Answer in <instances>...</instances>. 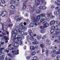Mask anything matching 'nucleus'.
Returning a JSON list of instances; mask_svg holds the SVG:
<instances>
[{
	"mask_svg": "<svg viewBox=\"0 0 60 60\" xmlns=\"http://www.w3.org/2000/svg\"><path fill=\"white\" fill-rule=\"evenodd\" d=\"M13 13H14V11H11L10 12V15H12Z\"/></svg>",
	"mask_w": 60,
	"mask_h": 60,
	"instance_id": "obj_33",
	"label": "nucleus"
},
{
	"mask_svg": "<svg viewBox=\"0 0 60 60\" xmlns=\"http://www.w3.org/2000/svg\"><path fill=\"white\" fill-rule=\"evenodd\" d=\"M22 31V29L19 28L17 30L15 31H13L12 32V36L14 37V40L15 41V42H18L19 41H21V38H20V36L19 35H17L18 32L19 33H21Z\"/></svg>",
	"mask_w": 60,
	"mask_h": 60,
	"instance_id": "obj_1",
	"label": "nucleus"
},
{
	"mask_svg": "<svg viewBox=\"0 0 60 60\" xmlns=\"http://www.w3.org/2000/svg\"><path fill=\"white\" fill-rule=\"evenodd\" d=\"M4 38L5 39V40H6H6H8V38H5V36H4Z\"/></svg>",
	"mask_w": 60,
	"mask_h": 60,
	"instance_id": "obj_43",
	"label": "nucleus"
},
{
	"mask_svg": "<svg viewBox=\"0 0 60 60\" xmlns=\"http://www.w3.org/2000/svg\"><path fill=\"white\" fill-rule=\"evenodd\" d=\"M7 14V12H6L4 11L1 14V15L2 17H4Z\"/></svg>",
	"mask_w": 60,
	"mask_h": 60,
	"instance_id": "obj_7",
	"label": "nucleus"
},
{
	"mask_svg": "<svg viewBox=\"0 0 60 60\" xmlns=\"http://www.w3.org/2000/svg\"><path fill=\"white\" fill-rule=\"evenodd\" d=\"M26 38L27 39H29V38L30 39V36H29V35H28L26 37Z\"/></svg>",
	"mask_w": 60,
	"mask_h": 60,
	"instance_id": "obj_49",
	"label": "nucleus"
},
{
	"mask_svg": "<svg viewBox=\"0 0 60 60\" xmlns=\"http://www.w3.org/2000/svg\"><path fill=\"white\" fill-rule=\"evenodd\" d=\"M47 8L46 7L44 6H43L42 8V9L43 10H45V9H46Z\"/></svg>",
	"mask_w": 60,
	"mask_h": 60,
	"instance_id": "obj_29",
	"label": "nucleus"
},
{
	"mask_svg": "<svg viewBox=\"0 0 60 60\" xmlns=\"http://www.w3.org/2000/svg\"><path fill=\"white\" fill-rule=\"evenodd\" d=\"M56 52V51L55 50H54L53 51V53L54 54H55Z\"/></svg>",
	"mask_w": 60,
	"mask_h": 60,
	"instance_id": "obj_62",
	"label": "nucleus"
},
{
	"mask_svg": "<svg viewBox=\"0 0 60 60\" xmlns=\"http://www.w3.org/2000/svg\"><path fill=\"white\" fill-rule=\"evenodd\" d=\"M30 37V39L31 41H33L34 40V38H33V37Z\"/></svg>",
	"mask_w": 60,
	"mask_h": 60,
	"instance_id": "obj_32",
	"label": "nucleus"
},
{
	"mask_svg": "<svg viewBox=\"0 0 60 60\" xmlns=\"http://www.w3.org/2000/svg\"><path fill=\"white\" fill-rule=\"evenodd\" d=\"M56 23L57 25H59L60 24V21H57Z\"/></svg>",
	"mask_w": 60,
	"mask_h": 60,
	"instance_id": "obj_24",
	"label": "nucleus"
},
{
	"mask_svg": "<svg viewBox=\"0 0 60 60\" xmlns=\"http://www.w3.org/2000/svg\"><path fill=\"white\" fill-rule=\"evenodd\" d=\"M1 2L2 4H5V0H2L1 1Z\"/></svg>",
	"mask_w": 60,
	"mask_h": 60,
	"instance_id": "obj_38",
	"label": "nucleus"
},
{
	"mask_svg": "<svg viewBox=\"0 0 60 60\" xmlns=\"http://www.w3.org/2000/svg\"><path fill=\"white\" fill-rule=\"evenodd\" d=\"M57 6L58 7V8H60V4H58L57 5Z\"/></svg>",
	"mask_w": 60,
	"mask_h": 60,
	"instance_id": "obj_60",
	"label": "nucleus"
},
{
	"mask_svg": "<svg viewBox=\"0 0 60 60\" xmlns=\"http://www.w3.org/2000/svg\"><path fill=\"white\" fill-rule=\"evenodd\" d=\"M30 58H31V56H28L26 58V59L28 60H29L30 59Z\"/></svg>",
	"mask_w": 60,
	"mask_h": 60,
	"instance_id": "obj_39",
	"label": "nucleus"
},
{
	"mask_svg": "<svg viewBox=\"0 0 60 60\" xmlns=\"http://www.w3.org/2000/svg\"><path fill=\"white\" fill-rule=\"evenodd\" d=\"M56 59L58 60H60V57L59 56H57L56 57Z\"/></svg>",
	"mask_w": 60,
	"mask_h": 60,
	"instance_id": "obj_22",
	"label": "nucleus"
},
{
	"mask_svg": "<svg viewBox=\"0 0 60 60\" xmlns=\"http://www.w3.org/2000/svg\"><path fill=\"white\" fill-rule=\"evenodd\" d=\"M40 29H43V26H40Z\"/></svg>",
	"mask_w": 60,
	"mask_h": 60,
	"instance_id": "obj_52",
	"label": "nucleus"
},
{
	"mask_svg": "<svg viewBox=\"0 0 60 60\" xmlns=\"http://www.w3.org/2000/svg\"><path fill=\"white\" fill-rule=\"evenodd\" d=\"M16 3V1L13 0L11 1L10 3H11V4H14V3Z\"/></svg>",
	"mask_w": 60,
	"mask_h": 60,
	"instance_id": "obj_23",
	"label": "nucleus"
},
{
	"mask_svg": "<svg viewBox=\"0 0 60 60\" xmlns=\"http://www.w3.org/2000/svg\"><path fill=\"white\" fill-rule=\"evenodd\" d=\"M37 58V57L36 56H35L33 58V60H36Z\"/></svg>",
	"mask_w": 60,
	"mask_h": 60,
	"instance_id": "obj_30",
	"label": "nucleus"
},
{
	"mask_svg": "<svg viewBox=\"0 0 60 60\" xmlns=\"http://www.w3.org/2000/svg\"><path fill=\"white\" fill-rule=\"evenodd\" d=\"M48 50H47L46 51V55H48Z\"/></svg>",
	"mask_w": 60,
	"mask_h": 60,
	"instance_id": "obj_54",
	"label": "nucleus"
},
{
	"mask_svg": "<svg viewBox=\"0 0 60 60\" xmlns=\"http://www.w3.org/2000/svg\"><path fill=\"white\" fill-rule=\"evenodd\" d=\"M47 17L48 18L50 17V13H49L47 15Z\"/></svg>",
	"mask_w": 60,
	"mask_h": 60,
	"instance_id": "obj_34",
	"label": "nucleus"
},
{
	"mask_svg": "<svg viewBox=\"0 0 60 60\" xmlns=\"http://www.w3.org/2000/svg\"><path fill=\"white\" fill-rule=\"evenodd\" d=\"M0 58L1 59V60H4L3 59L4 58V57H3V56H1L0 57Z\"/></svg>",
	"mask_w": 60,
	"mask_h": 60,
	"instance_id": "obj_26",
	"label": "nucleus"
},
{
	"mask_svg": "<svg viewBox=\"0 0 60 60\" xmlns=\"http://www.w3.org/2000/svg\"><path fill=\"white\" fill-rule=\"evenodd\" d=\"M24 35L25 36L27 35V33H25L24 34Z\"/></svg>",
	"mask_w": 60,
	"mask_h": 60,
	"instance_id": "obj_58",
	"label": "nucleus"
},
{
	"mask_svg": "<svg viewBox=\"0 0 60 60\" xmlns=\"http://www.w3.org/2000/svg\"><path fill=\"white\" fill-rule=\"evenodd\" d=\"M30 49L31 50H34L35 49V47L33 46H31L30 47Z\"/></svg>",
	"mask_w": 60,
	"mask_h": 60,
	"instance_id": "obj_11",
	"label": "nucleus"
},
{
	"mask_svg": "<svg viewBox=\"0 0 60 60\" xmlns=\"http://www.w3.org/2000/svg\"><path fill=\"white\" fill-rule=\"evenodd\" d=\"M26 46H24V49H26Z\"/></svg>",
	"mask_w": 60,
	"mask_h": 60,
	"instance_id": "obj_55",
	"label": "nucleus"
},
{
	"mask_svg": "<svg viewBox=\"0 0 60 60\" xmlns=\"http://www.w3.org/2000/svg\"><path fill=\"white\" fill-rule=\"evenodd\" d=\"M8 26H9V27H11V26H13V24H12L11 25L9 24L8 25Z\"/></svg>",
	"mask_w": 60,
	"mask_h": 60,
	"instance_id": "obj_45",
	"label": "nucleus"
},
{
	"mask_svg": "<svg viewBox=\"0 0 60 60\" xmlns=\"http://www.w3.org/2000/svg\"><path fill=\"white\" fill-rule=\"evenodd\" d=\"M1 45H3L4 44V42H1Z\"/></svg>",
	"mask_w": 60,
	"mask_h": 60,
	"instance_id": "obj_56",
	"label": "nucleus"
},
{
	"mask_svg": "<svg viewBox=\"0 0 60 60\" xmlns=\"http://www.w3.org/2000/svg\"><path fill=\"white\" fill-rule=\"evenodd\" d=\"M12 53L14 55H17L19 54V50H17L16 51H15L13 50L12 51Z\"/></svg>",
	"mask_w": 60,
	"mask_h": 60,
	"instance_id": "obj_3",
	"label": "nucleus"
},
{
	"mask_svg": "<svg viewBox=\"0 0 60 60\" xmlns=\"http://www.w3.org/2000/svg\"><path fill=\"white\" fill-rule=\"evenodd\" d=\"M47 19V17H45V18H41V20L40 21V22H43V21H44V20L46 19Z\"/></svg>",
	"mask_w": 60,
	"mask_h": 60,
	"instance_id": "obj_15",
	"label": "nucleus"
},
{
	"mask_svg": "<svg viewBox=\"0 0 60 60\" xmlns=\"http://www.w3.org/2000/svg\"><path fill=\"white\" fill-rule=\"evenodd\" d=\"M52 35L53 36H54L56 37V35L55 34H53Z\"/></svg>",
	"mask_w": 60,
	"mask_h": 60,
	"instance_id": "obj_46",
	"label": "nucleus"
},
{
	"mask_svg": "<svg viewBox=\"0 0 60 60\" xmlns=\"http://www.w3.org/2000/svg\"><path fill=\"white\" fill-rule=\"evenodd\" d=\"M4 48H1V50L0 51V55H2V52H3V51L4 50Z\"/></svg>",
	"mask_w": 60,
	"mask_h": 60,
	"instance_id": "obj_14",
	"label": "nucleus"
},
{
	"mask_svg": "<svg viewBox=\"0 0 60 60\" xmlns=\"http://www.w3.org/2000/svg\"><path fill=\"white\" fill-rule=\"evenodd\" d=\"M55 33L56 34H58L59 33V29H57Z\"/></svg>",
	"mask_w": 60,
	"mask_h": 60,
	"instance_id": "obj_16",
	"label": "nucleus"
},
{
	"mask_svg": "<svg viewBox=\"0 0 60 60\" xmlns=\"http://www.w3.org/2000/svg\"><path fill=\"white\" fill-rule=\"evenodd\" d=\"M40 47H41L42 49L43 48V45L42 44H41L40 45Z\"/></svg>",
	"mask_w": 60,
	"mask_h": 60,
	"instance_id": "obj_41",
	"label": "nucleus"
},
{
	"mask_svg": "<svg viewBox=\"0 0 60 60\" xmlns=\"http://www.w3.org/2000/svg\"><path fill=\"white\" fill-rule=\"evenodd\" d=\"M47 24V22H44L43 23V25H45V24Z\"/></svg>",
	"mask_w": 60,
	"mask_h": 60,
	"instance_id": "obj_50",
	"label": "nucleus"
},
{
	"mask_svg": "<svg viewBox=\"0 0 60 60\" xmlns=\"http://www.w3.org/2000/svg\"><path fill=\"white\" fill-rule=\"evenodd\" d=\"M40 16L39 15H38L37 17V19L35 18H34L33 17H31V18L32 20H33V21L34 22L36 23V22H37L38 21H39V20H40Z\"/></svg>",
	"mask_w": 60,
	"mask_h": 60,
	"instance_id": "obj_2",
	"label": "nucleus"
},
{
	"mask_svg": "<svg viewBox=\"0 0 60 60\" xmlns=\"http://www.w3.org/2000/svg\"><path fill=\"white\" fill-rule=\"evenodd\" d=\"M55 4L56 5L58 4V2H55Z\"/></svg>",
	"mask_w": 60,
	"mask_h": 60,
	"instance_id": "obj_64",
	"label": "nucleus"
},
{
	"mask_svg": "<svg viewBox=\"0 0 60 60\" xmlns=\"http://www.w3.org/2000/svg\"><path fill=\"white\" fill-rule=\"evenodd\" d=\"M37 38L38 40H40L41 38V36H39L37 35Z\"/></svg>",
	"mask_w": 60,
	"mask_h": 60,
	"instance_id": "obj_12",
	"label": "nucleus"
},
{
	"mask_svg": "<svg viewBox=\"0 0 60 60\" xmlns=\"http://www.w3.org/2000/svg\"><path fill=\"white\" fill-rule=\"evenodd\" d=\"M51 8L52 9H53V8H55V6H52L51 7Z\"/></svg>",
	"mask_w": 60,
	"mask_h": 60,
	"instance_id": "obj_57",
	"label": "nucleus"
},
{
	"mask_svg": "<svg viewBox=\"0 0 60 60\" xmlns=\"http://www.w3.org/2000/svg\"><path fill=\"white\" fill-rule=\"evenodd\" d=\"M55 43H60V40L59 39L58 40H55Z\"/></svg>",
	"mask_w": 60,
	"mask_h": 60,
	"instance_id": "obj_13",
	"label": "nucleus"
},
{
	"mask_svg": "<svg viewBox=\"0 0 60 60\" xmlns=\"http://www.w3.org/2000/svg\"><path fill=\"white\" fill-rule=\"evenodd\" d=\"M46 15L45 14H41V15H40V16H41V17H44L43 19H45V17H45V16Z\"/></svg>",
	"mask_w": 60,
	"mask_h": 60,
	"instance_id": "obj_17",
	"label": "nucleus"
},
{
	"mask_svg": "<svg viewBox=\"0 0 60 60\" xmlns=\"http://www.w3.org/2000/svg\"><path fill=\"white\" fill-rule=\"evenodd\" d=\"M34 42H36V41H37V40H36V39H35L34 40Z\"/></svg>",
	"mask_w": 60,
	"mask_h": 60,
	"instance_id": "obj_63",
	"label": "nucleus"
},
{
	"mask_svg": "<svg viewBox=\"0 0 60 60\" xmlns=\"http://www.w3.org/2000/svg\"><path fill=\"white\" fill-rule=\"evenodd\" d=\"M60 8L58 9V11H55L54 12V13L56 15H58V16H59L60 15Z\"/></svg>",
	"mask_w": 60,
	"mask_h": 60,
	"instance_id": "obj_4",
	"label": "nucleus"
},
{
	"mask_svg": "<svg viewBox=\"0 0 60 60\" xmlns=\"http://www.w3.org/2000/svg\"><path fill=\"white\" fill-rule=\"evenodd\" d=\"M56 23V21L54 20H52L49 23L50 25V26H53V25H54Z\"/></svg>",
	"mask_w": 60,
	"mask_h": 60,
	"instance_id": "obj_6",
	"label": "nucleus"
},
{
	"mask_svg": "<svg viewBox=\"0 0 60 60\" xmlns=\"http://www.w3.org/2000/svg\"><path fill=\"white\" fill-rule=\"evenodd\" d=\"M4 24H2V29L1 30H4Z\"/></svg>",
	"mask_w": 60,
	"mask_h": 60,
	"instance_id": "obj_37",
	"label": "nucleus"
},
{
	"mask_svg": "<svg viewBox=\"0 0 60 60\" xmlns=\"http://www.w3.org/2000/svg\"><path fill=\"white\" fill-rule=\"evenodd\" d=\"M40 10H37L36 12L37 13H39L40 12Z\"/></svg>",
	"mask_w": 60,
	"mask_h": 60,
	"instance_id": "obj_44",
	"label": "nucleus"
},
{
	"mask_svg": "<svg viewBox=\"0 0 60 60\" xmlns=\"http://www.w3.org/2000/svg\"><path fill=\"white\" fill-rule=\"evenodd\" d=\"M28 31L31 37H34V34L32 33V31L31 30H29Z\"/></svg>",
	"mask_w": 60,
	"mask_h": 60,
	"instance_id": "obj_8",
	"label": "nucleus"
},
{
	"mask_svg": "<svg viewBox=\"0 0 60 60\" xmlns=\"http://www.w3.org/2000/svg\"><path fill=\"white\" fill-rule=\"evenodd\" d=\"M22 29L23 30H26L27 28V27L26 26H23L22 28Z\"/></svg>",
	"mask_w": 60,
	"mask_h": 60,
	"instance_id": "obj_31",
	"label": "nucleus"
},
{
	"mask_svg": "<svg viewBox=\"0 0 60 60\" xmlns=\"http://www.w3.org/2000/svg\"><path fill=\"white\" fill-rule=\"evenodd\" d=\"M19 27H21V26H22L23 25H22V23H21L20 24H19Z\"/></svg>",
	"mask_w": 60,
	"mask_h": 60,
	"instance_id": "obj_35",
	"label": "nucleus"
},
{
	"mask_svg": "<svg viewBox=\"0 0 60 60\" xmlns=\"http://www.w3.org/2000/svg\"><path fill=\"white\" fill-rule=\"evenodd\" d=\"M52 56V57H56V55H55L52 54L51 55Z\"/></svg>",
	"mask_w": 60,
	"mask_h": 60,
	"instance_id": "obj_48",
	"label": "nucleus"
},
{
	"mask_svg": "<svg viewBox=\"0 0 60 60\" xmlns=\"http://www.w3.org/2000/svg\"><path fill=\"white\" fill-rule=\"evenodd\" d=\"M39 9H42V6H41L39 7Z\"/></svg>",
	"mask_w": 60,
	"mask_h": 60,
	"instance_id": "obj_59",
	"label": "nucleus"
},
{
	"mask_svg": "<svg viewBox=\"0 0 60 60\" xmlns=\"http://www.w3.org/2000/svg\"><path fill=\"white\" fill-rule=\"evenodd\" d=\"M49 26V24L48 23H46V24H45L44 25V27H48Z\"/></svg>",
	"mask_w": 60,
	"mask_h": 60,
	"instance_id": "obj_9",
	"label": "nucleus"
},
{
	"mask_svg": "<svg viewBox=\"0 0 60 60\" xmlns=\"http://www.w3.org/2000/svg\"><path fill=\"white\" fill-rule=\"evenodd\" d=\"M45 31L44 30H41L40 31V32L42 34H43V33H44L45 32Z\"/></svg>",
	"mask_w": 60,
	"mask_h": 60,
	"instance_id": "obj_21",
	"label": "nucleus"
},
{
	"mask_svg": "<svg viewBox=\"0 0 60 60\" xmlns=\"http://www.w3.org/2000/svg\"><path fill=\"white\" fill-rule=\"evenodd\" d=\"M35 2L36 3H37L36 4H35V6H33V7H35V6H36V7H37V5H39V4H40V1H38V0H35Z\"/></svg>",
	"mask_w": 60,
	"mask_h": 60,
	"instance_id": "obj_5",
	"label": "nucleus"
},
{
	"mask_svg": "<svg viewBox=\"0 0 60 60\" xmlns=\"http://www.w3.org/2000/svg\"><path fill=\"white\" fill-rule=\"evenodd\" d=\"M46 44H48V45H49V44H51V43L49 41H46Z\"/></svg>",
	"mask_w": 60,
	"mask_h": 60,
	"instance_id": "obj_19",
	"label": "nucleus"
},
{
	"mask_svg": "<svg viewBox=\"0 0 60 60\" xmlns=\"http://www.w3.org/2000/svg\"><path fill=\"white\" fill-rule=\"evenodd\" d=\"M56 55H59L60 54V49L58 51L56 52Z\"/></svg>",
	"mask_w": 60,
	"mask_h": 60,
	"instance_id": "obj_18",
	"label": "nucleus"
},
{
	"mask_svg": "<svg viewBox=\"0 0 60 60\" xmlns=\"http://www.w3.org/2000/svg\"><path fill=\"white\" fill-rule=\"evenodd\" d=\"M26 5H25L23 6L22 7V9H23V10H25V9H26Z\"/></svg>",
	"mask_w": 60,
	"mask_h": 60,
	"instance_id": "obj_25",
	"label": "nucleus"
},
{
	"mask_svg": "<svg viewBox=\"0 0 60 60\" xmlns=\"http://www.w3.org/2000/svg\"><path fill=\"white\" fill-rule=\"evenodd\" d=\"M8 56H10L11 57V58H13V54H11H11H8Z\"/></svg>",
	"mask_w": 60,
	"mask_h": 60,
	"instance_id": "obj_20",
	"label": "nucleus"
},
{
	"mask_svg": "<svg viewBox=\"0 0 60 60\" xmlns=\"http://www.w3.org/2000/svg\"><path fill=\"white\" fill-rule=\"evenodd\" d=\"M54 32H55V30L52 29L50 31V32L51 33H53Z\"/></svg>",
	"mask_w": 60,
	"mask_h": 60,
	"instance_id": "obj_27",
	"label": "nucleus"
},
{
	"mask_svg": "<svg viewBox=\"0 0 60 60\" xmlns=\"http://www.w3.org/2000/svg\"><path fill=\"white\" fill-rule=\"evenodd\" d=\"M16 47H18V46L19 45V44H18V43H16Z\"/></svg>",
	"mask_w": 60,
	"mask_h": 60,
	"instance_id": "obj_53",
	"label": "nucleus"
},
{
	"mask_svg": "<svg viewBox=\"0 0 60 60\" xmlns=\"http://www.w3.org/2000/svg\"><path fill=\"white\" fill-rule=\"evenodd\" d=\"M46 35L44 36L42 38V39H46Z\"/></svg>",
	"mask_w": 60,
	"mask_h": 60,
	"instance_id": "obj_42",
	"label": "nucleus"
},
{
	"mask_svg": "<svg viewBox=\"0 0 60 60\" xmlns=\"http://www.w3.org/2000/svg\"><path fill=\"white\" fill-rule=\"evenodd\" d=\"M35 48L36 49H38V46L37 45H36L35 46Z\"/></svg>",
	"mask_w": 60,
	"mask_h": 60,
	"instance_id": "obj_51",
	"label": "nucleus"
},
{
	"mask_svg": "<svg viewBox=\"0 0 60 60\" xmlns=\"http://www.w3.org/2000/svg\"><path fill=\"white\" fill-rule=\"evenodd\" d=\"M33 44H34V45H35V44H38V41H36L35 42H33Z\"/></svg>",
	"mask_w": 60,
	"mask_h": 60,
	"instance_id": "obj_28",
	"label": "nucleus"
},
{
	"mask_svg": "<svg viewBox=\"0 0 60 60\" xmlns=\"http://www.w3.org/2000/svg\"><path fill=\"white\" fill-rule=\"evenodd\" d=\"M36 54V52H33L31 54V55H35Z\"/></svg>",
	"mask_w": 60,
	"mask_h": 60,
	"instance_id": "obj_36",
	"label": "nucleus"
},
{
	"mask_svg": "<svg viewBox=\"0 0 60 60\" xmlns=\"http://www.w3.org/2000/svg\"><path fill=\"white\" fill-rule=\"evenodd\" d=\"M10 7L12 9V10H14L15 9V6H13V5H11L10 6Z\"/></svg>",
	"mask_w": 60,
	"mask_h": 60,
	"instance_id": "obj_10",
	"label": "nucleus"
},
{
	"mask_svg": "<svg viewBox=\"0 0 60 60\" xmlns=\"http://www.w3.org/2000/svg\"><path fill=\"white\" fill-rule=\"evenodd\" d=\"M7 49H6L5 50V51L7 53H9V50H7Z\"/></svg>",
	"mask_w": 60,
	"mask_h": 60,
	"instance_id": "obj_47",
	"label": "nucleus"
},
{
	"mask_svg": "<svg viewBox=\"0 0 60 60\" xmlns=\"http://www.w3.org/2000/svg\"><path fill=\"white\" fill-rule=\"evenodd\" d=\"M52 29H53L54 30L55 29V26H53L51 27Z\"/></svg>",
	"mask_w": 60,
	"mask_h": 60,
	"instance_id": "obj_40",
	"label": "nucleus"
},
{
	"mask_svg": "<svg viewBox=\"0 0 60 60\" xmlns=\"http://www.w3.org/2000/svg\"><path fill=\"white\" fill-rule=\"evenodd\" d=\"M22 42L21 41L20 42V45H22Z\"/></svg>",
	"mask_w": 60,
	"mask_h": 60,
	"instance_id": "obj_61",
	"label": "nucleus"
}]
</instances>
